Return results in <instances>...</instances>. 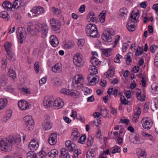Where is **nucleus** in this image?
Instances as JSON below:
<instances>
[{"label": "nucleus", "mask_w": 158, "mask_h": 158, "mask_svg": "<svg viewBox=\"0 0 158 158\" xmlns=\"http://www.w3.org/2000/svg\"><path fill=\"white\" fill-rule=\"evenodd\" d=\"M86 33L88 36L92 37H97L98 29L96 25L92 23L88 24L86 27Z\"/></svg>", "instance_id": "nucleus-1"}, {"label": "nucleus", "mask_w": 158, "mask_h": 158, "mask_svg": "<svg viewBox=\"0 0 158 158\" xmlns=\"http://www.w3.org/2000/svg\"><path fill=\"white\" fill-rule=\"evenodd\" d=\"M114 34V31L113 29L108 28L103 31L102 38L105 41L110 42L112 40L111 35H113Z\"/></svg>", "instance_id": "nucleus-2"}, {"label": "nucleus", "mask_w": 158, "mask_h": 158, "mask_svg": "<svg viewBox=\"0 0 158 158\" xmlns=\"http://www.w3.org/2000/svg\"><path fill=\"white\" fill-rule=\"evenodd\" d=\"M44 13L43 8L39 6L34 7L28 13V16L30 17L37 16Z\"/></svg>", "instance_id": "nucleus-3"}, {"label": "nucleus", "mask_w": 158, "mask_h": 158, "mask_svg": "<svg viewBox=\"0 0 158 158\" xmlns=\"http://www.w3.org/2000/svg\"><path fill=\"white\" fill-rule=\"evenodd\" d=\"M50 23L52 29L55 32L59 33L60 31V22L57 20L52 18L50 20Z\"/></svg>", "instance_id": "nucleus-4"}, {"label": "nucleus", "mask_w": 158, "mask_h": 158, "mask_svg": "<svg viewBox=\"0 0 158 158\" xmlns=\"http://www.w3.org/2000/svg\"><path fill=\"white\" fill-rule=\"evenodd\" d=\"M16 32L18 39L20 40L19 43L22 44L24 39L26 38L27 35L25 29L22 27H19L18 28Z\"/></svg>", "instance_id": "nucleus-5"}, {"label": "nucleus", "mask_w": 158, "mask_h": 158, "mask_svg": "<svg viewBox=\"0 0 158 158\" xmlns=\"http://www.w3.org/2000/svg\"><path fill=\"white\" fill-rule=\"evenodd\" d=\"M65 145L67 148L70 151H72L75 150V152L73 154V155L75 157H77L78 155V151L75 150V147L76 145L73 143H71L70 140L66 141Z\"/></svg>", "instance_id": "nucleus-6"}, {"label": "nucleus", "mask_w": 158, "mask_h": 158, "mask_svg": "<svg viewBox=\"0 0 158 158\" xmlns=\"http://www.w3.org/2000/svg\"><path fill=\"white\" fill-rule=\"evenodd\" d=\"M82 56L79 53H77L73 57L74 63L77 66H81L82 65Z\"/></svg>", "instance_id": "nucleus-7"}, {"label": "nucleus", "mask_w": 158, "mask_h": 158, "mask_svg": "<svg viewBox=\"0 0 158 158\" xmlns=\"http://www.w3.org/2000/svg\"><path fill=\"white\" fill-rule=\"evenodd\" d=\"M141 122L143 127L145 129H150L152 125V121L150 119H148L146 118H143Z\"/></svg>", "instance_id": "nucleus-8"}, {"label": "nucleus", "mask_w": 158, "mask_h": 158, "mask_svg": "<svg viewBox=\"0 0 158 158\" xmlns=\"http://www.w3.org/2000/svg\"><path fill=\"white\" fill-rule=\"evenodd\" d=\"M18 106L22 110H25L29 109L30 104L27 101L22 100H20L18 102Z\"/></svg>", "instance_id": "nucleus-9"}, {"label": "nucleus", "mask_w": 158, "mask_h": 158, "mask_svg": "<svg viewBox=\"0 0 158 158\" xmlns=\"http://www.w3.org/2000/svg\"><path fill=\"white\" fill-rule=\"evenodd\" d=\"M141 113L140 108L139 107H136L134 110V114L133 115V122L135 123L138 121L139 115Z\"/></svg>", "instance_id": "nucleus-10"}, {"label": "nucleus", "mask_w": 158, "mask_h": 158, "mask_svg": "<svg viewBox=\"0 0 158 158\" xmlns=\"http://www.w3.org/2000/svg\"><path fill=\"white\" fill-rule=\"evenodd\" d=\"M0 148L1 150L5 152H8L10 150L11 147L9 145V143L5 141H0Z\"/></svg>", "instance_id": "nucleus-11"}, {"label": "nucleus", "mask_w": 158, "mask_h": 158, "mask_svg": "<svg viewBox=\"0 0 158 158\" xmlns=\"http://www.w3.org/2000/svg\"><path fill=\"white\" fill-rule=\"evenodd\" d=\"M21 141V139L20 137H18L17 138L14 137L12 136H10L8 138L6 139V141L10 144H14L16 143H18Z\"/></svg>", "instance_id": "nucleus-12"}, {"label": "nucleus", "mask_w": 158, "mask_h": 158, "mask_svg": "<svg viewBox=\"0 0 158 158\" xmlns=\"http://www.w3.org/2000/svg\"><path fill=\"white\" fill-rule=\"evenodd\" d=\"M57 134L55 133H52L50 135L48 139V142L51 145H54L57 142Z\"/></svg>", "instance_id": "nucleus-13"}, {"label": "nucleus", "mask_w": 158, "mask_h": 158, "mask_svg": "<svg viewBox=\"0 0 158 158\" xmlns=\"http://www.w3.org/2000/svg\"><path fill=\"white\" fill-rule=\"evenodd\" d=\"M53 105L56 109H60L63 107L64 102L60 98H58L54 101Z\"/></svg>", "instance_id": "nucleus-14"}, {"label": "nucleus", "mask_w": 158, "mask_h": 158, "mask_svg": "<svg viewBox=\"0 0 158 158\" xmlns=\"http://www.w3.org/2000/svg\"><path fill=\"white\" fill-rule=\"evenodd\" d=\"M52 11L54 15H56L60 19H63L62 12L60 9L53 6L52 8Z\"/></svg>", "instance_id": "nucleus-15"}, {"label": "nucleus", "mask_w": 158, "mask_h": 158, "mask_svg": "<svg viewBox=\"0 0 158 158\" xmlns=\"http://www.w3.org/2000/svg\"><path fill=\"white\" fill-rule=\"evenodd\" d=\"M43 103L45 107L47 108L52 105L53 102L51 98L48 96H46L44 98Z\"/></svg>", "instance_id": "nucleus-16"}, {"label": "nucleus", "mask_w": 158, "mask_h": 158, "mask_svg": "<svg viewBox=\"0 0 158 158\" xmlns=\"http://www.w3.org/2000/svg\"><path fill=\"white\" fill-rule=\"evenodd\" d=\"M52 124L50 121H44L42 124L43 129L45 131L50 130L52 128Z\"/></svg>", "instance_id": "nucleus-17"}, {"label": "nucleus", "mask_w": 158, "mask_h": 158, "mask_svg": "<svg viewBox=\"0 0 158 158\" xmlns=\"http://www.w3.org/2000/svg\"><path fill=\"white\" fill-rule=\"evenodd\" d=\"M25 124L24 128L25 130L29 131L31 130L34 126V121L33 120H31Z\"/></svg>", "instance_id": "nucleus-18"}, {"label": "nucleus", "mask_w": 158, "mask_h": 158, "mask_svg": "<svg viewBox=\"0 0 158 158\" xmlns=\"http://www.w3.org/2000/svg\"><path fill=\"white\" fill-rule=\"evenodd\" d=\"M87 18L89 21L94 22H96L97 20V18L93 11H90L89 12L87 16Z\"/></svg>", "instance_id": "nucleus-19"}, {"label": "nucleus", "mask_w": 158, "mask_h": 158, "mask_svg": "<svg viewBox=\"0 0 158 158\" xmlns=\"http://www.w3.org/2000/svg\"><path fill=\"white\" fill-rule=\"evenodd\" d=\"M50 43L51 45L54 47L57 46L59 44V41L57 38L54 35H51L50 37Z\"/></svg>", "instance_id": "nucleus-20"}, {"label": "nucleus", "mask_w": 158, "mask_h": 158, "mask_svg": "<svg viewBox=\"0 0 158 158\" xmlns=\"http://www.w3.org/2000/svg\"><path fill=\"white\" fill-rule=\"evenodd\" d=\"M131 141L132 143L137 144L142 143L144 142L143 139L141 138H139L138 136H135L133 139H131Z\"/></svg>", "instance_id": "nucleus-21"}, {"label": "nucleus", "mask_w": 158, "mask_h": 158, "mask_svg": "<svg viewBox=\"0 0 158 158\" xmlns=\"http://www.w3.org/2000/svg\"><path fill=\"white\" fill-rule=\"evenodd\" d=\"M61 155L59 158H71L68 151L65 148H62L60 151Z\"/></svg>", "instance_id": "nucleus-22"}, {"label": "nucleus", "mask_w": 158, "mask_h": 158, "mask_svg": "<svg viewBox=\"0 0 158 158\" xmlns=\"http://www.w3.org/2000/svg\"><path fill=\"white\" fill-rule=\"evenodd\" d=\"M139 16V14L138 12H135L134 11H133L130 16L131 18V22L133 23L137 22Z\"/></svg>", "instance_id": "nucleus-23"}, {"label": "nucleus", "mask_w": 158, "mask_h": 158, "mask_svg": "<svg viewBox=\"0 0 158 158\" xmlns=\"http://www.w3.org/2000/svg\"><path fill=\"white\" fill-rule=\"evenodd\" d=\"M127 13L128 10L125 7L123 8L120 10L119 16L123 19H125L127 16Z\"/></svg>", "instance_id": "nucleus-24"}, {"label": "nucleus", "mask_w": 158, "mask_h": 158, "mask_svg": "<svg viewBox=\"0 0 158 158\" xmlns=\"http://www.w3.org/2000/svg\"><path fill=\"white\" fill-rule=\"evenodd\" d=\"M2 6L5 9L7 10H11L12 8L11 3L8 1H5L3 2Z\"/></svg>", "instance_id": "nucleus-25"}, {"label": "nucleus", "mask_w": 158, "mask_h": 158, "mask_svg": "<svg viewBox=\"0 0 158 158\" xmlns=\"http://www.w3.org/2000/svg\"><path fill=\"white\" fill-rule=\"evenodd\" d=\"M48 27L46 25H44L41 28V36L43 38H45L46 37L48 32Z\"/></svg>", "instance_id": "nucleus-26"}, {"label": "nucleus", "mask_w": 158, "mask_h": 158, "mask_svg": "<svg viewBox=\"0 0 158 158\" xmlns=\"http://www.w3.org/2000/svg\"><path fill=\"white\" fill-rule=\"evenodd\" d=\"M58 151L56 149L52 150L50 152H48L46 156H48L52 158H54L58 154Z\"/></svg>", "instance_id": "nucleus-27"}, {"label": "nucleus", "mask_w": 158, "mask_h": 158, "mask_svg": "<svg viewBox=\"0 0 158 158\" xmlns=\"http://www.w3.org/2000/svg\"><path fill=\"white\" fill-rule=\"evenodd\" d=\"M137 154L139 158H145L146 157L145 151L141 149H138L137 150Z\"/></svg>", "instance_id": "nucleus-28"}, {"label": "nucleus", "mask_w": 158, "mask_h": 158, "mask_svg": "<svg viewBox=\"0 0 158 158\" xmlns=\"http://www.w3.org/2000/svg\"><path fill=\"white\" fill-rule=\"evenodd\" d=\"M7 100L6 98L0 99V110L4 108L7 103Z\"/></svg>", "instance_id": "nucleus-29"}, {"label": "nucleus", "mask_w": 158, "mask_h": 158, "mask_svg": "<svg viewBox=\"0 0 158 158\" xmlns=\"http://www.w3.org/2000/svg\"><path fill=\"white\" fill-rule=\"evenodd\" d=\"M74 79L75 80V83L77 85L80 84H82V82L84 81V79L82 77H80L78 75L75 77Z\"/></svg>", "instance_id": "nucleus-30"}, {"label": "nucleus", "mask_w": 158, "mask_h": 158, "mask_svg": "<svg viewBox=\"0 0 158 158\" xmlns=\"http://www.w3.org/2000/svg\"><path fill=\"white\" fill-rule=\"evenodd\" d=\"M0 17L5 19V20L7 21L10 18V16L7 12L3 11L0 13Z\"/></svg>", "instance_id": "nucleus-31"}, {"label": "nucleus", "mask_w": 158, "mask_h": 158, "mask_svg": "<svg viewBox=\"0 0 158 158\" xmlns=\"http://www.w3.org/2000/svg\"><path fill=\"white\" fill-rule=\"evenodd\" d=\"M90 62L92 64V65L94 66L97 65L100 63V62L99 60L93 56L90 58Z\"/></svg>", "instance_id": "nucleus-32"}, {"label": "nucleus", "mask_w": 158, "mask_h": 158, "mask_svg": "<svg viewBox=\"0 0 158 158\" xmlns=\"http://www.w3.org/2000/svg\"><path fill=\"white\" fill-rule=\"evenodd\" d=\"M96 153L93 150H89L86 154L87 158H94Z\"/></svg>", "instance_id": "nucleus-33"}, {"label": "nucleus", "mask_w": 158, "mask_h": 158, "mask_svg": "<svg viewBox=\"0 0 158 158\" xmlns=\"http://www.w3.org/2000/svg\"><path fill=\"white\" fill-rule=\"evenodd\" d=\"M115 69L113 66H111L108 69L109 74H106V77H107L109 76H113L114 74Z\"/></svg>", "instance_id": "nucleus-34"}, {"label": "nucleus", "mask_w": 158, "mask_h": 158, "mask_svg": "<svg viewBox=\"0 0 158 158\" xmlns=\"http://www.w3.org/2000/svg\"><path fill=\"white\" fill-rule=\"evenodd\" d=\"M152 92L153 93H158V84L156 83H153L151 85Z\"/></svg>", "instance_id": "nucleus-35"}, {"label": "nucleus", "mask_w": 158, "mask_h": 158, "mask_svg": "<svg viewBox=\"0 0 158 158\" xmlns=\"http://www.w3.org/2000/svg\"><path fill=\"white\" fill-rule=\"evenodd\" d=\"M61 69V68L59 64H56L52 68V71L55 73L59 72Z\"/></svg>", "instance_id": "nucleus-36"}, {"label": "nucleus", "mask_w": 158, "mask_h": 158, "mask_svg": "<svg viewBox=\"0 0 158 158\" xmlns=\"http://www.w3.org/2000/svg\"><path fill=\"white\" fill-rule=\"evenodd\" d=\"M106 11L103 10L100 14L99 15V18L100 22L102 23L104 22L105 21V14Z\"/></svg>", "instance_id": "nucleus-37"}, {"label": "nucleus", "mask_w": 158, "mask_h": 158, "mask_svg": "<svg viewBox=\"0 0 158 158\" xmlns=\"http://www.w3.org/2000/svg\"><path fill=\"white\" fill-rule=\"evenodd\" d=\"M89 69L90 72H92L93 74H96L98 73L97 68L94 65H90Z\"/></svg>", "instance_id": "nucleus-38"}, {"label": "nucleus", "mask_w": 158, "mask_h": 158, "mask_svg": "<svg viewBox=\"0 0 158 158\" xmlns=\"http://www.w3.org/2000/svg\"><path fill=\"white\" fill-rule=\"evenodd\" d=\"M111 48L102 49V51L103 54L106 56H108L110 55V52L112 51Z\"/></svg>", "instance_id": "nucleus-39"}, {"label": "nucleus", "mask_w": 158, "mask_h": 158, "mask_svg": "<svg viewBox=\"0 0 158 158\" xmlns=\"http://www.w3.org/2000/svg\"><path fill=\"white\" fill-rule=\"evenodd\" d=\"M12 112L10 111L6 115H5L2 119V122H6L8 119H9L12 115Z\"/></svg>", "instance_id": "nucleus-40"}, {"label": "nucleus", "mask_w": 158, "mask_h": 158, "mask_svg": "<svg viewBox=\"0 0 158 158\" xmlns=\"http://www.w3.org/2000/svg\"><path fill=\"white\" fill-rule=\"evenodd\" d=\"M11 46V44L10 42H6L4 43V46L6 52H8V51H11L10 48Z\"/></svg>", "instance_id": "nucleus-41"}, {"label": "nucleus", "mask_w": 158, "mask_h": 158, "mask_svg": "<svg viewBox=\"0 0 158 158\" xmlns=\"http://www.w3.org/2000/svg\"><path fill=\"white\" fill-rule=\"evenodd\" d=\"M79 94V92L77 91L73 90H70V94H69L70 95L77 98Z\"/></svg>", "instance_id": "nucleus-42"}, {"label": "nucleus", "mask_w": 158, "mask_h": 158, "mask_svg": "<svg viewBox=\"0 0 158 158\" xmlns=\"http://www.w3.org/2000/svg\"><path fill=\"white\" fill-rule=\"evenodd\" d=\"M52 83H54L57 85H59L60 84L61 81L60 79L57 77H54L52 80Z\"/></svg>", "instance_id": "nucleus-43"}, {"label": "nucleus", "mask_w": 158, "mask_h": 158, "mask_svg": "<svg viewBox=\"0 0 158 158\" xmlns=\"http://www.w3.org/2000/svg\"><path fill=\"white\" fill-rule=\"evenodd\" d=\"M126 27L129 31H133L135 30V25H134L130 24L127 23L126 25Z\"/></svg>", "instance_id": "nucleus-44"}, {"label": "nucleus", "mask_w": 158, "mask_h": 158, "mask_svg": "<svg viewBox=\"0 0 158 158\" xmlns=\"http://www.w3.org/2000/svg\"><path fill=\"white\" fill-rule=\"evenodd\" d=\"M94 136H89L87 139V145L88 146H90L94 142Z\"/></svg>", "instance_id": "nucleus-45"}, {"label": "nucleus", "mask_w": 158, "mask_h": 158, "mask_svg": "<svg viewBox=\"0 0 158 158\" xmlns=\"http://www.w3.org/2000/svg\"><path fill=\"white\" fill-rule=\"evenodd\" d=\"M8 75L10 77L14 78L16 77V74L15 72L12 69H9L8 71Z\"/></svg>", "instance_id": "nucleus-46"}, {"label": "nucleus", "mask_w": 158, "mask_h": 158, "mask_svg": "<svg viewBox=\"0 0 158 158\" xmlns=\"http://www.w3.org/2000/svg\"><path fill=\"white\" fill-rule=\"evenodd\" d=\"M143 52V48L139 47L137 49L135 52V55L136 56H139L142 54Z\"/></svg>", "instance_id": "nucleus-47"}, {"label": "nucleus", "mask_w": 158, "mask_h": 158, "mask_svg": "<svg viewBox=\"0 0 158 158\" xmlns=\"http://www.w3.org/2000/svg\"><path fill=\"white\" fill-rule=\"evenodd\" d=\"M101 112L100 113L101 115L102 114L104 118L106 117L109 112V110L107 109H101Z\"/></svg>", "instance_id": "nucleus-48"}, {"label": "nucleus", "mask_w": 158, "mask_h": 158, "mask_svg": "<svg viewBox=\"0 0 158 158\" xmlns=\"http://www.w3.org/2000/svg\"><path fill=\"white\" fill-rule=\"evenodd\" d=\"M136 97L138 99L142 101H144L145 98V96L143 95H141V93H138L137 94Z\"/></svg>", "instance_id": "nucleus-49"}, {"label": "nucleus", "mask_w": 158, "mask_h": 158, "mask_svg": "<svg viewBox=\"0 0 158 158\" xmlns=\"http://www.w3.org/2000/svg\"><path fill=\"white\" fill-rule=\"evenodd\" d=\"M121 152L120 148L118 146H115L113 149L112 153L114 154L116 153H120Z\"/></svg>", "instance_id": "nucleus-50"}, {"label": "nucleus", "mask_w": 158, "mask_h": 158, "mask_svg": "<svg viewBox=\"0 0 158 158\" xmlns=\"http://www.w3.org/2000/svg\"><path fill=\"white\" fill-rule=\"evenodd\" d=\"M39 144H35L30 145V147H28L29 149L33 151L35 150L39 147Z\"/></svg>", "instance_id": "nucleus-51"}, {"label": "nucleus", "mask_w": 158, "mask_h": 158, "mask_svg": "<svg viewBox=\"0 0 158 158\" xmlns=\"http://www.w3.org/2000/svg\"><path fill=\"white\" fill-rule=\"evenodd\" d=\"M150 107L152 110L154 111L158 109V105H157L154 102H152L150 104Z\"/></svg>", "instance_id": "nucleus-52"}, {"label": "nucleus", "mask_w": 158, "mask_h": 158, "mask_svg": "<svg viewBox=\"0 0 158 158\" xmlns=\"http://www.w3.org/2000/svg\"><path fill=\"white\" fill-rule=\"evenodd\" d=\"M70 90L65 88L62 89L60 90V92L61 93L64 94H66L67 95H69L70 94Z\"/></svg>", "instance_id": "nucleus-53"}, {"label": "nucleus", "mask_w": 158, "mask_h": 158, "mask_svg": "<svg viewBox=\"0 0 158 158\" xmlns=\"http://www.w3.org/2000/svg\"><path fill=\"white\" fill-rule=\"evenodd\" d=\"M32 120L33 119L32 117L29 115H27L23 118V120L25 121V123Z\"/></svg>", "instance_id": "nucleus-54"}, {"label": "nucleus", "mask_w": 158, "mask_h": 158, "mask_svg": "<svg viewBox=\"0 0 158 158\" xmlns=\"http://www.w3.org/2000/svg\"><path fill=\"white\" fill-rule=\"evenodd\" d=\"M6 52L7 54V58L9 60L12 59L14 56V53L11 51Z\"/></svg>", "instance_id": "nucleus-55"}, {"label": "nucleus", "mask_w": 158, "mask_h": 158, "mask_svg": "<svg viewBox=\"0 0 158 158\" xmlns=\"http://www.w3.org/2000/svg\"><path fill=\"white\" fill-rule=\"evenodd\" d=\"M123 57L122 56L120 55L119 54H117L114 59V62L117 63H119L120 62V59L122 58Z\"/></svg>", "instance_id": "nucleus-56"}, {"label": "nucleus", "mask_w": 158, "mask_h": 158, "mask_svg": "<svg viewBox=\"0 0 158 158\" xmlns=\"http://www.w3.org/2000/svg\"><path fill=\"white\" fill-rule=\"evenodd\" d=\"M86 137L85 135L81 136L78 141V143H80L82 144L84 143L85 140L86 139Z\"/></svg>", "instance_id": "nucleus-57"}, {"label": "nucleus", "mask_w": 158, "mask_h": 158, "mask_svg": "<svg viewBox=\"0 0 158 158\" xmlns=\"http://www.w3.org/2000/svg\"><path fill=\"white\" fill-rule=\"evenodd\" d=\"M85 43V40L83 39H80L78 40L77 44L78 46L80 48L82 47Z\"/></svg>", "instance_id": "nucleus-58"}, {"label": "nucleus", "mask_w": 158, "mask_h": 158, "mask_svg": "<svg viewBox=\"0 0 158 158\" xmlns=\"http://www.w3.org/2000/svg\"><path fill=\"white\" fill-rule=\"evenodd\" d=\"M120 100L122 104L125 105H127L128 104V101H126V98L124 96H123V97H121Z\"/></svg>", "instance_id": "nucleus-59"}, {"label": "nucleus", "mask_w": 158, "mask_h": 158, "mask_svg": "<svg viewBox=\"0 0 158 158\" xmlns=\"http://www.w3.org/2000/svg\"><path fill=\"white\" fill-rule=\"evenodd\" d=\"M97 79L95 77H93L92 79L88 81L91 85H94L95 84Z\"/></svg>", "instance_id": "nucleus-60"}, {"label": "nucleus", "mask_w": 158, "mask_h": 158, "mask_svg": "<svg viewBox=\"0 0 158 158\" xmlns=\"http://www.w3.org/2000/svg\"><path fill=\"white\" fill-rule=\"evenodd\" d=\"M44 25L41 24H36L35 25V28L36 31H39L40 29L41 30V28H42V27Z\"/></svg>", "instance_id": "nucleus-61"}, {"label": "nucleus", "mask_w": 158, "mask_h": 158, "mask_svg": "<svg viewBox=\"0 0 158 158\" xmlns=\"http://www.w3.org/2000/svg\"><path fill=\"white\" fill-rule=\"evenodd\" d=\"M19 2L18 0H15L13 5H12V7H13L15 8H18L19 6L18 4Z\"/></svg>", "instance_id": "nucleus-62"}, {"label": "nucleus", "mask_w": 158, "mask_h": 158, "mask_svg": "<svg viewBox=\"0 0 158 158\" xmlns=\"http://www.w3.org/2000/svg\"><path fill=\"white\" fill-rule=\"evenodd\" d=\"M129 47V45L126 43H124L123 46V47L122 48V51L123 52H125L127 49Z\"/></svg>", "instance_id": "nucleus-63"}, {"label": "nucleus", "mask_w": 158, "mask_h": 158, "mask_svg": "<svg viewBox=\"0 0 158 158\" xmlns=\"http://www.w3.org/2000/svg\"><path fill=\"white\" fill-rule=\"evenodd\" d=\"M34 69L37 72V73H38L39 71V63L37 62H36L34 65Z\"/></svg>", "instance_id": "nucleus-64"}]
</instances>
